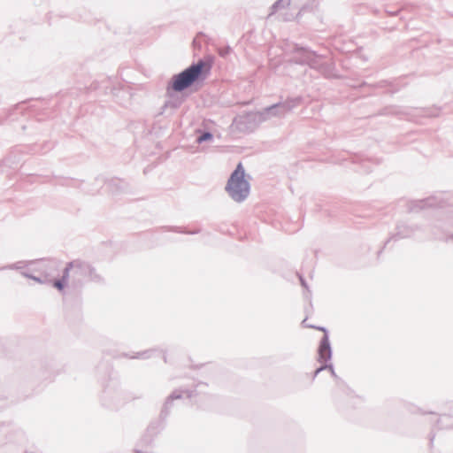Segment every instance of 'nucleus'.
Here are the masks:
<instances>
[{"label": "nucleus", "instance_id": "f257e3e1", "mask_svg": "<svg viewBox=\"0 0 453 453\" xmlns=\"http://www.w3.org/2000/svg\"><path fill=\"white\" fill-rule=\"evenodd\" d=\"M105 282L104 276L91 263L74 259L66 263L61 278L54 281V288L59 292H63L66 287L81 291L86 283L103 286Z\"/></svg>", "mask_w": 453, "mask_h": 453}, {"label": "nucleus", "instance_id": "f03ea898", "mask_svg": "<svg viewBox=\"0 0 453 453\" xmlns=\"http://www.w3.org/2000/svg\"><path fill=\"white\" fill-rule=\"evenodd\" d=\"M204 62L193 63L180 73L174 74L166 87V95L171 96L173 91L181 92L191 87L196 81L203 79Z\"/></svg>", "mask_w": 453, "mask_h": 453}, {"label": "nucleus", "instance_id": "7ed1b4c3", "mask_svg": "<svg viewBox=\"0 0 453 453\" xmlns=\"http://www.w3.org/2000/svg\"><path fill=\"white\" fill-rule=\"evenodd\" d=\"M228 196L236 203H242L250 195V185L245 180V171L241 163L231 173L226 185Z\"/></svg>", "mask_w": 453, "mask_h": 453}, {"label": "nucleus", "instance_id": "20e7f679", "mask_svg": "<svg viewBox=\"0 0 453 453\" xmlns=\"http://www.w3.org/2000/svg\"><path fill=\"white\" fill-rule=\"evenodd\" d=\"M294 57L292 60L300 65H308L311 68L318 70L321 73H326L328 70L326 64L321 55L307 48L295 45L293 49Z\"/></svg>", "mask_w": 453, "mask_h": 453}, {"label": "nucleus", "instance_id": "39448f33", "mask_svg": "<svg viewBox=\"0 0 453 453\" xmlns=\"http://www.w3.org/2000/svg\"><path fill=\"white\" fill-rule=\"evenodd\" d=\"M301 97H291L288 98L283 102H279L273 105L264 108L261 111L258 112L259 119L262 121H265L272 117H284L287 113H288L292 109L296 107L301 104Z\"/></svg>", "mask_w": 453, "mask_h": 453}, {"label": "nucleus", "instance_id": "423d86ee", "mask_svg": "<svg viewBox=\"0 0 453 453\" xmlns=\"http://www.w3.org/2000/svg\"><path fill=\"white\" fill-rule=\"evenodd\" d=\"M446 205H453V192H442L426 199L412 201L410 203L409 210L411 212H418L426 207H444Z\"/></svg>", "mask_w": 453, "mask_h": 453}, {"label": "nucleus", "instance_id": "0eeeda50", "mask_svg": "<svg viewBox=\"0 0 453 453\" xmlns=\"http://www.w3.org/2000/svg\"><path fill=\"white\" fill-rule=\"evenodd\" d=\"M60 261L53 258L30 261L31 271L42 274L54 287L55 276L60 269Z\"/></svg>", "mask_w": 453, "mask_h": 453}, {"label": "nucleus", "instance_id": "6e6552de", "mask_svg": "<svg viewBox=\"0 0 453 453\" xmlns=\"http://www.w3.org/2000/svg\"><path fill=\"white\" fill-rule=\"evenodd\" d=\"M122 396L123 393L119 383L111 380L105 387L101 399L105 407L109 409H118L124 403Z\"/></svg>", "mask_w": 453, "mask_h": 453}, {"label": "nucleus", "instance_id": "1a4fd4ad", "mask_svg": "<svg viewBox=\"0 0 453 453\" xmlns=\"http://www.w3.org/2000/svg\"><path fill=\"white\" fill-rule=\"evenodd\" d=\"M449 227H453V221L447 220L445 222L438 221L432 226V234L434 239L449 242L453 241V234L450 233Z\"/></svg>", "mask_w": 453, "mask_h": 453}, {"label": "nucleus", "instance_id": "9d476101", "mask_svg": "<svg viewBox=\"0 0 453 453\" xmlns=\"http://www.w3.org/2000/svg\"><path fill=\"white\" fill-rule=\"evenodd\" d=\"M209 389V385L206 382L199 381L194 385L192 389L182 388V391L188 399L197 403L198 400L209 398L211 395Z\"/></svg>", "mask_w": 453, "mask_h": 453}, {"label": "nucleus", "instance_id": "9b49d317", "mask_svg": "<svg viewBox=\"0 0 453 453\" xmlns=\"http://www.w3.org/2000/svg\"><path fill=\"white\" fill-rule=\"evenodd\" d=\"M317 329L324 332L318 348V355L319 362L329 361L332 357V348L329 341L328 332L324 326H319Z\"/></svg>", "mask_w": 453, "mask_h": 453}, {"label": "nucleus", "instance_id": "f8f14e48", "mask_svg": "<svg viewBox=\"0 0 453 453\" xmlns=\"http://www.w3.org/2000/svg\"><path fill=\"white\" fill-rule=\"evenodd\" d=\"M418 227L415 226H409L405 223H398L395 227V233L387 240L385 246L390 242L391 239L398 240L403 238H409L414 235Z\"/></svg>", "mask_w": 453, "mask_h": 453}, {"label": "nucleus", "instance_id": "ddd939ff", "mask_svg": "<svg viewBox=\"0 0 453 453\" xmlns=\"http://www.w3.org/2000/svg\"><path fill=\"white\" fill-rule=\"evenodd\" d=\"M184 393L182 391V388L175 389L173 390L165 399L164 405L162 407L161 412H160V418L162 419H165L170 412L171 409L173 407V403L174 400L181 399Z\"/></svg>", "mask_w": 453, "mask_h": 453}, {"label": "nucleus", "instance_id": "4468645a", "mask_svg": "<svg viewBox=\"0 0 453 453\" xmlns=\"http://www.w3.org/2000/svg\"><path fill=\"white\" fill-rule=\"evenodd\" d=\"M7 440L11 443L23 444L27 441V437L23 430L16 426H12L8 430Z\"/></svg>", "mask_w": 453, "mask_h": 453}, {"label": "nucleus", "instance_id": "2eb2a0df", "mask_svg": "<svg viewBox=\"0 0 453 453\" xmlns=\"http://www.w3.org/2000/svg\"><path fill=\"white\" fill-rule=\"evenodd\" d=\"M161 353H163L164 362L166 363L167 359H166L165 353L157 348L149 349H146L143 351L136 352L134 355L131 356L130 358L149 359V358L153 357L156 354H161Z\"/></svg>", "mask_w": 453, "mask_h": 453}, {"label": "nucleus", "instance_id": "dca6fc26", "mask_svg": "<svg viewBox=\"0 0 453 453\" xmlns=\"http://www.w3.org/2000/svg\"><path fill=\"white\" fill-rule=\"evenodd\" d=\"M107 187L111 193L119 194L127 190L128 184L123 180L114 179L107 183Z\"/></svg>", "mask_w": 453, "mask_h": 453}, {"label": "nucleus", "instance_id": "f3484780", "mask_svg": "<svg viewBox=\"0 0 453 453\" xmlns=\"http://www.w3.org/2000/svg\"><path fill=\"white\" fill-rule=\"evenodd\" d=\"M170 97H171V99L166 100L165 102L164 105L162 106L160 114L166 112L168 109H170L172 111H173L180 106V104L182 103V101L180 99L173 98L172 95Z\"/></svg>", "mask_w": 453, "mask_h": 453}, {"label": "nucleus", "instance_id": "a211bd4d", "mask_svg": "<svg viewBox=\"0 0 453 453\" xmlns=\"http://www.w3.org/2000/svg\"><path fill=\"white\" fill-rule=\"evenodd\" d=\"M20 273L25 278L31 279V280L36 281L37 283H40V284H50L48 281V280L45 277H43L42 274L32 272L31 268L29 269V271H22V272H20Z\"/></svg>", "mask_w": 453, "mask_h": 453}, {"label": "nucleus", "instance_id": "6ab92c4d", "mask_svg": "<svg viewBox=\"0 0 453 453\" xmlns=\"http://www.w3.org/2000/svg\"><path fill=\"white\" fill-rule=\"evenodd\" d=\"M290 4V0H277L270 8L268 18L272 17L280 10L285 9Z\"/></svg>", "mask_w": 453, "mask_h": 453}, {"label": "nucleus", "instance_id": "aec40b11", "mask_svg": "<svg viewBox=\"0 0 453 453\" xmlns=\"http://www.w3.org/2000/svg\"><path fill=\"white\" fill-rule=\"evenodd\" d=\"M450 418H453V411L441 415L437 426L440 428H453V422H449Z\"/></svg>", "mask_w": 453, "mask_h": 453}, {"label": "nucleus", "instance_id": "412c9836", "mask_svg": "<svg viewBox=\"0 0 453 453\" xmlns=\"http://www.w3.org/2000/svg\"><path fill=\"white\" fill-rule=\"evenodd\" d=\"M28 266L33 267V265H30V261H28V262L19 261L14 264L4 266V267L0 268V270H21V272L22 271H29L30 268H27V270H25Z\"/></svg>", "mask_w": 453, "mask_h": 453}, {"label": "nucleus", "instance_id": "4be33fe9", "mask_svg": "<svg viewBox=\"0 0 453 453\" xmlns=\"http://www.w3.org/2000/svg\"><path fill=\"white\" fill-rule=\"evenodd\" d=\"M324 363H325L324 365H322L320 367H319V368H317V369L315 370V372H314V375H313V379H314L316 376H318V374H319L320 372H322V371H324V370H326V369H328V370H329V372H330V373H331V375H332V376H333L336 380H339V378H338V376L336 375V373H335V372H334V369L333 365H332V364H326V363H327V361H326V362H324Z\"/></svg>", "mask_w": 453, "mask_h": 453}, {"label": "nucleus", "instance_id": "5701e85b", "mask_svg": "<svg viewBox=\"0 0 453 453\" xmlns=\"http://www.w3.org/2000/svg\"><path fill=\"white\" fill-rule=\"evenodd\" d=\"M213 138V135L211 132L209 131H204L203 133H201L197 137H196V142L198 143H203V142H207V141H211L212 140Z\"/></svg>", "mask_w": 453, "mask_h": 453}, {"label": "nucleus", "instance_id": "b1692460", "mask_svg": "<svg viewBox=\"0 0 453 453\" xmlns=\"http://www.w3.org/2000/svg\"><path fill=\"white\" fill-rule=\"evenodd\" d=\"M231 51H232V49L229 46L219 48L218 50L219 55L222 58H226Z\"/></svg>", "mask_w": 453, "mask_h": 453}, {"label": "nucleus", "instance_id": "393cba45", "mask_svg": "<svg viewBox=\"0 0 453 453\" xmlns=\"http://www.w3.org/2000/svg\"><path fill=\"white\" fill-rule=\"evenodd\" d=\"M300 282H301V285L303 288H308L307 283H306L305 280L302 276H300Z\"/></svg>", "mask_w": 453, "mask_h": 453}, {"label": "nucleus", "instance_id": "a878e982", "mask_svg": "<svg viewBox=\"0 0 453 453\" xmlns=\"http://www.w3.org/2000/svg\"><path fill=\"white\" fill-rule=\"evenodd\" d=\"M111 92H112L114 96H118V94L120 93L121 90L120 89L112 88Z\"/></svg>", "mask_w": 453, "mask_h": 453}, {"label": "nucleus", "instance_id": "bb28decb", "mask_svg": "<svg viewBox=\"0 0 453 453\" xmlns=\"http://www.w3.org/2000/svg\"><path fill=\"white\" fill-rule=\"evenodd\" d=\"M290 19H291V18H289V17H283L282 18V20H284V21H288Z\"/></svg>", "mask_w": 453, "mask_h": 453}, {"label": "nucleus", "instance_id": "cd10ccee", "mask_svg": "<svg viewBox=\"0 0 453 453\" xmlns=\"http://www.w3.org/2000/svg\"><path fill=\"white\" fill-rule=\"evenodd\" d=\"M197 231H194V232H188V234H196Z\"/></svg>", "mask_w": 453, "mask_h": 453}, {"label": "nucleus", "instance_id": "c85d7f7f", "mask_svg": "<svg viewBox=\"0 0 453 453\" xmlns=\"http://www.w3.org/2000/svg\"><path fill=\"white\" fill-rule=\"evenodd\" d=\"M397 12H389L391 15H395Z\"/></svg>", "mask_w": 453, "mask_h": 453}]
</instances>
